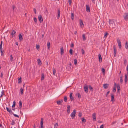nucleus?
<instances>
[{
    "label": "nucleus",
    "instance_id": "f704fd0d",
    "mask_svg": "<svg viewBox=\"0 0 128 128\" xmlns=\"http://www.w3.org/2000/svg\"><path fill=\"white\" fill-rule=\"evenodd\" d=\"M108 33L107 32H105L104 33V37L105 38L107 37V35H108Z\"/></svg>",
    "mask_w": 128,
    "mask_h": 128
},
{
    "label": "nucleus",
    "instance_id": "c9c22d12",
    "mask_svg": "<svg viewBox=\"0 0 128 128\" xmlns=\"http://www.w3.org/2000/svg\"><path fill=\"white\" fill-rule=\"evenodd\" d=\"M120 81L121 84L122 83L123 80L122 79V76H121L120 77Z\"/></svg>",
    "mask_w": 128,
    "mask_h": 128
},
{
    "label": "nucleus",
    "instance_id": "de8ad7c7",
    "mask_svg": "<svg viewBox=\"0 0 128 128\" xmlns=\"http://www.w3.org/2000/svg\"><path fill=\"white\" fill-rule=\"evenodd\" d=\"M10 60L12 62V61H13V59L12 56V55H11L10 56Z\"/></svg>",
    "mask_w": 128,
    "mask_h": 128
},
{
    "label": "nucleus",
    "instance_id": "680f3d73",
    "mask_svg": "<svg viewBox=\"0 0 128 128\" xmlns=\"http://www.w3.org/2000/svg\"><path fill=\"white\" fill-rule=\"evenodd\" d=\"M34 12L36 14V10L35 8H34Z\"/></svg>",
    "mask_w": 128,
    "mask_h": 128
},
{
    "label": "nucleus",
    "instance_id": "bb28decb",
    "mask_svg": "<svg viewBox=\"0 0 128 128\" xmlns=\"http://www.w3.org/2000/svg\"><path fill=\"white\" fill-rule=\"evenodd\" d=\"M125 48L126 49H127L128 48V42L127 41L125 43Z\"/></svg>",
    "mask_w": 128,
    "mask_h": 128
},
{
    "label": "nucleus",
    "instance_id": "5701e85b",
    "mask_svg": "<svg viewBox=\"0 0 128 128\" xmlns=\"http://www.w3.org/2000/svg\"><path fill=\"white\" fill-rule=\"evenodd\" d=\"M38 63L39 65H41L42 64V62L39 59H38L37 60Z\"/></svg>",
    "mask_w": 128,
    "mask_h": 128
},
{
    "label": "nucleus",
    "instance_id": "9b49d317",
    "mask_svg": "<svg viewBox=\"0 0 128 128\" xmlns=\"http://www.w3.org/2000/svg\"><path fill=\"white\" fill-rule=\"evenodd\" d=\"M84 90L85 92H86L87 93L88 92V86L87 85H86L84 86Z\"/></svg>",
    "mask_w": 128,
    "mask_h": 128
},
{
    "label": "nucleus",
    "instance_id": "a19ab883",
    "mask_svg": "<svg viewBox=\"0 0 128 128\" xmlns=\"http://www.w3.org/2000/svg\"><path fill=\"white\" fill-rule=\"evenodd\" d=\"M16 102L15 101H14V102H13V104L12 106V107H15V106H16Z\"/></svg>",
    "mask_w": 128,
    "mask_h": 128
},
{
    "label": "nucleus",
    "instance_id": "9d476101",
    "mask_svg": "<svg viewBox=\"0 0 128 128\" xmlns=\"http://www.w3.org/2000/svg\"><path fill=\"white\" fill-rule=\"evenodd\" d=\"M86 11L88 12H90V7L89 5H86Z\"/></svg>",
    "mask_w": 128,
    "mask_h": 128
},
{
    "label": "nucleus",
    "instance_id": "f8f14e48",
    "mask_svg": "<svg viewBox=\"0 0 128 128\" xmlns=\"http://www.w3.org/2000/svg\"><path fill=\"white\" fill-rule=\"evenodd\" d=\"M18 37L20 41V42L22 41L23 40V38L22 36V35L21 34H19Z\"/></svg>",
    "mask_w": 128,
    "mask_h": 128
},
{
    "label": "nucleus",
    "instance_id": "1a4fd4ad",
    "mask_svg": "<svg viewBox=\"0 0 128 128\" xmlns=\"http://www.w3.org/2000/svg\"><path fill=\"white\" fill-rule=\"evenodd\" d=\"M111 101L112 102H113L115 100L114 96L113 94H111Z\"/></svg>",
    "mask_w": 128,
    "mask_h": 128
},
{
    "label": "nucleus",
    "instance_id": "72a5a7b5",
    "mask_svg": "<svg viewBox=\"0 0 128 128\" xmlns=\"http://www.w3.org/2000/svg\"><path fill=\"white\" fill-rule=\"evenodd\" d=\"M82 123L83 122H86V120L84 118H82Z\"/></svg>",
    "mask_w": 128,
    "mask_h": 128
},
{
    "label": "nucleus",
    "instance_id": "79ce46f5",
    "mask_svg": "<svg viewBox=\"0 0 128 128\" xmlns=\"http://www.w3.org/2000/svg\"><path fill=\"white\" fill-rule=\"evenodd\" d=\"M57 104L58 105L61 104V101L60 100H58L57 101Z\"/></svg>",
    "mask_w": 128,
    "mask_h": 128
},
{
    "label": "nucleus",
    "instance_id": "c85d7f7f",
    "mask_svg": "<svg viewBox=\"0 0 128 128\" xmlns=\"http://www.w3.org/2000/svg\"><path fill=\"white\" fill-rule=\"evenodd\" d=\"M83 40L84 41L86 40V38L85 36V34H83L82 35Z\"/></svg>",
    "mask_w": 128,
    "mask_h": 128
},
{
    "label": "nucleus",
    "instance_id": "37998d69",
    "mask_svg": "<svg viewBox=\"0 0 128 128\" xmlns=\"http://www.w3.org/2000/svg\"><path fill=\"white\" fill-rule=\"evenodd\" d=\"M56 70L54 68L53 71V74L54 75H55Z\"/></svg>",
    "mask_w": 128,
    "mask_h": 128
},
{
    "label": "nucleus",
    "instance_id": "ddd939ff",
    "mask_svg": "<svg viewBox=\"0 0 128 128\" xmlns=\"http://www.w3.org/2000/svg\"><path fill=\"white\" fill-rule=\"evenodd\" d=\"M7 111L9 112V113L10 114H11L12 113V110L10 108H9L8 107H6V108Z\"/></svg>",
    "mask_w": 128,
    "mask_h": 128
},
{
    "label": "nucleus",
    "instance_id": "2eb2a0df",
    "mask_svg": "<svg viewBox=\"0 0 128 128\" xmlns=\"http://www.w3.org/2000/svg\"><path fill=\"white\" fill-rule=\"evenodd\" d=\"M60 9L59 8L58 9V16L57 18L58 19L60 17Z\"/></svg>",
    "mask_w": 128,
    "mask_h": 128
},
{
    "label": "nucleus",
    "instance_id": "09e8293b",
    "mask_svg": "<svg viewBox=\"0 0 128 128\" xmlns=\"http://www.w3.org/2000/svg\"><path fill=\"white\" fill-rule=\"evenodd\" d=\"M1 93H2V94L1 95V96H0V97H2V96L4 95V91L3 90H2V92H1Z\"/></svg>",
    "mask_w": 128,
    "mask_h": 128
},
{
    "label": "nucleus",
    "instance_id": "7c9ffc66",
    "mask_svg": "<svg viewBox=\"0 0 128 128\" xmlns=\"http://www.w3.org/2000/svg\"><path fill=\"white\" fill-rule=\"evenodd\" d=\"M19 106L20 108H21L22 107V104L21 101H20L19 102Z\"/></svg>",
    "mask_w": 128,
    "mask_h": 128
},
{
    "label": "nucleus",
    "instance_id": "a18cd8bd",
    "mask_svg": "<svg viewBox=\"0 0 128 128\" xmlns=\"http://www.w3.org/2000/svg\"><path fill=\"white\" fill-rule=\"evenodd\" d=\"M77 95H78V98H81V95H80V94L79 93H78L77 94Z\"/></svg>",
    "mask_w": 128,
    "mask_h": 128
},
{
    "label": "nucleus",
    "instance_id": "dca6fc26",
    "mask_svg": "<svg viewBox=\"0 0 128 128\" xmlns=\"http://www.w3.org/2000/svg\"><path fill=\"white\" fill-rule=\"evenodd\" d=\"M128 77L127 76L126 74H125V79H124V81L125 83H126L128 81Z\"/></svg>",
    "mask_w": 128,
    "mask_h": 128
},
{
    "label": "nucleus",
    "instance_id": "c03bdc74",
    "mask_svg": "<svg viewBox=\"0 0 128 128\" xmlns=\"http://www.w3.org/2000/svg\"><path fill=\"white\" fill-rule=\"evenodd\" d=\"M58 123H56L54 125V127L56 128L57 126H58Z\"/></svg>",
    "mask_w": 128,
    "mask_h": 128
},
{
    "label": "nucleus",
    "instance_id": "69168bd1",
    "mask_svg": "<svg viewBox=\"0 0 128 128\" xmlns=\"http://www.w3.org/2000/svg\"><path fill=\"white\" fill-rule=\"evenodd\" d=\"M104 127V125L103 124L102 125L100 126V128H103Z\"/></svg>",
    "mask_w": 128,
    "mask_h": 128
},
{
    "label": "nucleus",
    "instance_id": "3c124183",
    "mask_svg": "<svg viewBox=\"0 0 128 128\" xmlns=\"http://www.w3.org/2000/svg\"><path fill=\"white\" fill-rule=\"evenodd\" d=\"M78 116H79L80 117H81L82 116V113L80 112L79 113Z\"/></svg>",
    "mask_w": 128,
    "mask_h": 128
},
{
    "label": "nucleus",
    "instance_id": "6e6552de",
    "mask_svg": "<svg viewBox=\"0 0 128 128\" xmlns=\"http://www.w3.org/2000/svg\"><path fill=\"white\" fill-rule=\"evenodd\" d=\"M96 114L95 113H94L92 114V117L93 118V121L96 120Z\"/></svg>",
    "mask_w": 128,
    "mask_h": 128
},
{
    "label": "nucleus",
    "instance_id": "6ab92c4d",
    "mask_svg": "<svg viewBox=\"0 0 128 128\" xmlns=\"http://www.w3.org/2000/svg\"><path fill=\"white\" fill-rule=\"evenodd\" d=\"M99 60L100 62H102V58L101 57V56L100 54H99L98 55Z\"/></svg>",
    "mask_w": 128,
    "mask_h": 128
},
{
    "label": "nucleus",
    "instance_id": "7ed1b4c3",
    "mask_svg": "<svg viewBox=\"0 0 128 128\" xmlns=\"http://www.w3.org/2000/svg\"><path fill=\"white\" fill-rule=\"evenodd\" d=\"M124 18L126 20H128V13H126L124 14Z\"/></svg>",
    "mask_w": 128,
    "mask_h": 128
},
{
    "label": "nucleus",
    "instance_id": "6e6d98bb",
    "mask_svg": "<svg viewBox=\"0 0 128 128\" xmlns=\"http://www.w3.org/2000/svg\"><path fill=\"white\" fill-rule=\"evenodd\" d=\"M83 54H84V50L82 48L81 50Z\"/></svg>",
    "mask_w": 128,
    "mask_h": 128
},
{
    "label": "nucleus",
    "instance_id": "864d4df0",
    "mask_svg": "<svg viewBox=\"0 0 128 128\" xmlns=\"http://www.w3.org/2000/svg\"><path fill=\"white\" fill-rule=\"evenodd\" d=\"M13 115H14V116L16 117H18V118H19V116H18V115L16 114H14L13 113H12Z\"/></svg>",
    "mask_w": 128,
    "mask_h": 128
},
{
    "label": "nucleus",
    "instance_id": "a878e982",
    "mask_svg": "<svg viewBox=\"0 0 128 128\" xmlns=\"http://www.w3.org/2000/svg\"><path fill=\"white\" fill-rule=\"evenodd\" d=\"M16 33V31L14 30H13L12 31V32L11 33V34L13 36L14 34L15 33Z\"/></svg>",
    "mask_w": 128,
    "mask_h": 128
},
{
    "label": "nucleus",
    "instance_id": "0e129e2a",
    "mask_svg": "<svg viewBox=\"0 0 128 128\" xmlns=\"http://www.w3.org/2000/svg\"><path fill=\"white\" fill-rule=\"evenodd\" d=\"M14 122H12L11 124L12 125H14Z\"/></svg>",
    "mask_w": 128,
    "mask_h": 128
},
{
    "label": "nucleus",
    "instance_id": "052dcab7",
    "mask_svg": "<svg viewBox=\"0 0 128 128\" xmlns=\"http://www.w3.org/2000/svg\"><path fill=\"white\" fill-rule=\"evenodd\" d=\"M116 121L112 123L111 124L112 125L116 123Z\"/></svg>",
    "mask_w": 128,
    "mask_h": 128
},
{
    "label": "nucleus",
    "instance_id": "aec40b11",
    "mask_svg": "<svg viewBox=\"0 0 128 128\" xmlns=\"http://www.w3.org/2000/svg\"><path fill=\"white\" fill-rule=\"evenodd\" d=\"M44 76L43 73L41 75V80H44Z\"/></svg>",
    "mask_w": 128,
    "mask_h": 128
},
{
    "label": "nucleus",
    "instance_id": "49530a36",
    "mask_svg": "<svg viewBox=\"0 0 128 128\" xmlns=\"http://www.w3.org/2000/svg\"><path fill=\"white\" fill-rule=\"evenodd\" d=\"M3 43V42L2 41H1L0 43V50H1V48H2V44Z\"/></svg>",
    "mask_w": 128,
    "mask_h": 128
},
{
    "label": "nucleus",
    "instance_id": "39448f33",
    "mask_svg": "<svg viewBox=\"0 0 128 128\" xmlns=\"http://www.w3.org/2000/svg\"><path fill=\"white\" fill-rule=\"evenodd\" d=\"M113 48L114 49V56H115L116 55V47L114 46H113Z\"/></svg>",
    "mask_w": 128,
    "mask_h": 128
},
{
    "label": "nucleus",
    "instance_id": "f3484780",
    "mask_svg": "<svg viewBox=\"0 0 128 128\" xmlns=\"http://www.w3.org/2000/svg\"><path fill=\"white\" fill-rule=\"evenodd\" d=\"M60 54L62 55L64 53V50L63 47H62L60 48Z\"/></svg>",
    "mask_w": 128,
    "mask_h": 128
},
{
    "label": "nucleus",
    "instance_id": "c756f323",
    "mask_svg": "<svg viewBox=\"0 0 128 128\" xmlns=\"http://www.w3.org/2000/svg\"><path fill=\"white\" fill-rule=\"evenodd\" d=\"M74 64L75 65H76L77 64V60L76 59H74Z\"/></svg>",
    "mask_w": 128,
    "mask_h": 128
},
{
    "label": "nucleus",
    "instance_id": "20e7f679",
    "mask_svg": "<svg viewBox=\"0 0 128 128\" xmlns=\"http://www.w3.org/2000/svg\"><path fill=\"white\" fill-rule=\"evenodd\" d=\"M117 41L119 47L120 48H121L122 47L121 42L118 39H117Z\"/></svg>",
    "mask_w": 128,
    "mask_h": 128
},
{
    "label": "nucleus",
    "instance_id": "412c9836",
    "mask_svg": "<svg viewBox=\"0 0 128 128\" xmlns=\"http://www.w3.org/2000/svg\"><path fill=\"white\" fill-rule=\"evenodd\" d=\"M72 93H70V98L72 99V100H74V98L72 96Z\"/></svg>",
    "mask_w": 128,
    "mask_h": 128
},
{
    "label": "nucleus",
    "instance_id": "5fc2aeb1",
    "mask_svg": "<svg viewBox=\"0 0 128 128\" xmlns=\"http://www.w3.org/2000/svg\"><path fill=\"white\" fill-rule=\"evenodd\" d=\"M0 50V51H1V56H4V54L2 52V48H1V50Z\"/></svg>",
    "mask_w": 128,
    "mask_h": 128
},
{
    "label": "nucleus",
    "instance_id": "4c0bfd02",
    "mask_svg": "<svg viewBox=\"0 0 128 128\" xmlns=\"http://www.w3.org/2000/svg\"><path fill=\"white\" fill-rule=\"evenodd\" d=\"M102 72L103 74H105V70L104 68H102Z\"/></svg>",
    "mask_w": 128,
    "mask_h": 128
},
{
    "label": "nucleus",
    "instance_id": "f257e3e1",
    "mask_svg": "<svg viewBox=\"0 0 128 128\" xmlns=\"http://www.w3.org/2000/svg\"><path fill=\"white\" fill-rule=\"evenodd\" d=\"M109 23L110 25L113 28H114L115 26V24L114 21L112 20H109Z\"/></svg>",
    "mask_w": 128,
    "mask_h": 128
},
{
    "label": "nucleus",
    "instance_id": "ea45409f",
    "mask_svg": "<svg viewBox=\"0 0 128 128\" xmlns=\"http://www.w3.org/2000/svg\"><path fill=\"white\" fill-rule=\"evenodd\" d=\"M64 101L66 102H67V98L66 97V96H65L64 98Z\"/></svg>",
    "mask_w": 128,
    "mask_h": 128
},
{
    "label": "nucleus",
    "instance_id": "0eeeda50",
    "mask_svg": "<svg viewBox=\"0 0 128 128\" xmlns=\"http://www.w3.org/2000/svg\"><path fill=\"white\" fill-rule=\"evenodd\" d=\"M43 122V118H41L40 122V128H44Z\"/></svg>",
    "mask_w": 128,
    "mask_h": 128
},
{
    "label": "nucleus",
    "instance_id": "e433bc0d",
    "mask_svg": "<svg viewBox=\"0 0 128 128\" xmlns=\"http://www.w3.org/2000/svg\"><path fill=\"white\" fill-rule=\"evenodd\" d=\"M22 82L21 81V78L20 77L18 79V83H21Z\"/></svg>",
    "mask_w": 128,
    "mask_h": 128
},
{
    "label": "nucleus",
    "instance_id": "13d9d810",
    "mask_svg": "<svg viewBox=\"0 0 128 128\" xmlns=\"http://www.w3.org/2000/svg\"><path fill=\"white\" fill-rule=\"evenodd\" d=\"M12 9L13 11L14 10V9L16 8V7L14 5H12Z\"/></svg>",
    "mask_w": 128,
    "mask_h": 128
},
{
    "label": "nucleus",
    "instance_id": "423d86ee",
    "mask_svg": "<svg viewBox=\"0 0 128 128\" xmlns=\"http://www.w3.org/2000/svg\"><path fill=\"white\" fill-rule=\"evenodd\" d=\"M38 18L39 21L40 22H42L43 21V19L42 18V16L41 15H39L38 16Z\"/></svg>",
    "mask_w": 128,
    "mask_h": 128
},
{
    "label": "nucleus",
    "instance_id": "58836bf2",
    "mask_svg": "<svg viewBox=\"0 0 128 128\" xmlns=\"http://www.w3.org/2000/svg\"><path fill=\"white\" fill-rule=\"evenodd\" d=\"M89 88L90 90L91 91H92L93 90V89L92 87L90 86H89Z\"/></svg>",
    "mask_w": 128,
    "mask_h": 128
},
{
    "label": "nucleus",
    "instance_id": "2f4dec72",
    "mask_svg": "<svg viewBox=\"0 0 128 128\" xmlns=\"http://www.w3.org/2000/svg\"><path fill=\"white\" fill-rule=\"evenodd\" d=\"M20 94L22 95L23 93V90L21 88L20 89Z\"/></svg>",
    "mask_w": 128,
    "mask_h": 128
},
{
    "label": "nucleus",
    "instance_id": "473e14b6",
    "mask_svg": "<svg viewBox=\"0 0 128 128\" xmlns=\"http://www.w3.org/2000/svg\"><path fill=\"white\" fill-rule=\"evenodd\" d=\"M72 51L73 50L72 49H70L69 51L70 54L72 55L73 54V52H72Z\"/></svg>",
    "mask_w": 128,
    "mask_h": 128
},
{
    "label": "nucleus",
    "instance_id": "774afa93",
    "mask_svg": "<svg viewBox=\"0 0 128 128\" xmlns=\"http://www.w3.org/2000/svg\"><path fill=\"white\" fill-rule=\"evenodd\" d=\"M12 110H14H14H15V108H14V107H12Z\"/></svg>",
    "mask_w": 128,
    "mask_h": 128
},
{
    "label": "nucleus",
    "instance_id": "4d7b16f0",
    "mask_svg": "<svg viewBox=\"0 0 128 128\" xmlns=\"http://www.w3.org/2000/svg\"><path fill=\"white\" fill-rule=\"evenodd\" d=\"M34 22L36 23L37 22V19L36 18H34Z\"/></svg>",
    "mask_w": 128,
    "mask_h": 128
},
{
    "label": "nucleus",
    "instance_id": "f03ea898",
    "mask_svg": "<svg viewBox=\"0 0 128 128\" xmlns=\"http://www.w3.org/2000/svg\"><path fill=\"white\" fill-rule=\"evenodd\" d=\"M76 114V110H73V112L70 115V116L72 119L75 117V116Z\"/></svg>",
    "mask_w": 128,
    "mask_h": 128
},
{
    "label": "nucleus",
    "instance_id": "a211bd4d",
    "mask_svg": "<svg viewBox=\"0 0 128 128\" xmlns=\"http://www.w3.org/2000/svg\"><path fill=\"white\" fill-rule=\"evenodd\" d=\"M117 88L118 89L117 92H119L120 91V88L119 85L118 84L117 86Z\"/></svg>",
    "mask_w": 128,
    "mask_h": 128
},
{
    "label": "nucleus",
    "instance_id": "393cba45",
    "mask_svg": "<svg viewBox=\"0 0 128 128\" xmlns=\"http://www.w3.org/2000/svg\"><path fill=\"white\" fill-rule=\"evenodd\" d=\"M71 18L72 20H73L74 18V14L73 13H71Z\"/></svg>",
    "mask_w": 128,
    "mask_h": 128
},
{
    "label": "nucleus",
    "instance_id": "338daca9",
    "mask_svg": "<svg viewBox=\"0 0 128 128\" xmlns=\"http://www.w3.org/2000/svg\"><path fill=\"white\" fill-rule=\"evenodd\" d=\"M110 91H108V92L107 93H106V96H107L109 94V93H110Z\"/></svg>",
    "mask_w": 128,
    "mask_h": 128
},
{
    "label": "nucleus",
    "instance_id": "603ef678",
    "mask_svg": "<svg viewBox=\"0 0 128 128\" xmlns=\"http://www.w3.org/2000/svg\"><path fill=\"white\" fill-rule=\"evenodd\" d=\"M36 49L38 50V49L40 48V46L38 45H37L36 47Z\"/></svg>",
    "mask_w": 128,
    "mask_h": 128
},
{
    "label": "nucleus",
    "instance_id": "8fccbe9b",
    "mask_svg": "<svg viewBox=\"0 0 128 128\" xmlns=\"http://www.w3.org/2000/svg\"><path fill=\"white\" fill-rule=\"evenodd\" d=\"M112 91L114 92H115L116 91V88L115 87H114V88L113 89Z\"/></svg>",
    "mask_w": 128,
    "mask_h": 128
},
{
    "label": "nucleus",
    "instance_id": "cd10ccee",
    "mask_svg": "<svg viewBox=\"0 0 128 128\" xmlns=\"http://www.w3.org/2000/svg\"><path fill=\"white\" fill-rule=\"evenodd\" d=\"M80 26H82V25H84V24L82 21V20H80Z\"/></svg>",
    "mask_w": 128,
    "mask_h": 128
},
{
    "label": "nucleus",
    "instance_id": "4468645a",
    "mask_svg": "<svg viewBox=\"0 0 128 128\" xmlns=\"http://www.w3.org/2000/svg\"><path fill=\"white\" fill-rule=\"evenodd\" d=\"M109 85V84H104L103 85V86L104 88L107 89L108 88Z\"/></svg>",
    "mask_w": 128,
    "mask_h": 128
},
{
    "label": "nucleus",
    "instance_id": "4be33fe9",
    "mask_svg": "<svg viewBox=\"0 0 128 128\" xmlns=\"http://www.w3.org/2000/svg\"><path fill=\"white\" fill-rule=\"evenodd\" d=\"M50 42H48L47 43V46L48 49H50Z\"/></svg>",
    "mask_w": 128,
    "mask_h": 128
},
{
    "label": "nucleus",
    "instance_id": "e2e57ef3",
    "mask_svg": "<svg viewBox=\"0 0 128 128\" xmlns=\"http://www.w3.org/2000/svg\"><path fill=\"white\" fill-rule=\"evenodd\" d=\"M74 46V44L73 43H72L71 44L70 46L71 47H73Z\"/></svg>",
    "mask_w": 128,
    "mask_h": 128
},
{
    "label": "nucleus",
    "instance_id": "bf43d9fd",
    "mask_svg": "<svg viewBox=\"0 0 128 128\" xmlns=\"http://www.w3.org/2000/svg\"><path fill=\"white\" fill-rule=\"evenodd\" d=\"M68 2L69 3V5H70L72 3L71 0H68Z\"/></svg>",
    "mask_w": 128,
    "mask_h": 128
},
{
    "label": "nucleus",
    "instance_id": "b1692460",
    "mask_svg": "<svg viewBox=\"0 0 128 128\" xmlns=\"http://www.w3.org/2000/svg\"><path fill=\"white\" fill-rule=\"evenodd\" d=\"M68 110H67V112L68 113H69L70 111V106H68L67 107Z\"/></svg>",
    "mask_w": 128,
    "mask_h": 128
}]
</instances>
